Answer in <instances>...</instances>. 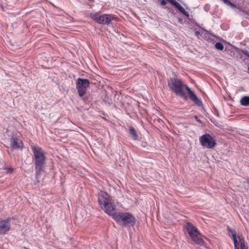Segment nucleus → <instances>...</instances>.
I'll use <instances>...</instances> for the list:
<instances>
[{
  "instance_id": "6ab92c4d",
  "label": "nucleus",
  "mask_w": 249,
  "mask_h": 249,
  "mask_svg": "<svg viewBox=\"0 0 249 249\" xmlns=\"http://www.w3.org/2000/svg\"><path fill=\"white\" fill-rule=\"evenodd\" d=\"M171 4L175 6L176 4L178 2L175 0H167Z\"/></svg>"
},
{
  "instance_id": "2eb2a0df",
  "label": "nucleus",
  "mask_w": 249,
  "mask_h": 249,
  "mask_svg": "<svg viewBox=\"0 0 249 249\" xmlns=\"http://www.w3.org/2000/svg\"><path fill=\"white\" fill-rule=\"evenodd\" d=\"M129 133L133 136L134 140H137L138 139V136L137 135L136 130L134 127H130L129 130Z\"/></svg>"
},
{
  "instance_id": "5701e85b",
  "label": "nucleus",
  "mask_w": 249,
  "mask_h": 249,
  "mask_svg": "<svg viewBox=\"0 0 249 249\" xmlns=\"http://www.w3.org/2000/svg\"><path fill=\"white\" fill-rule=\"evenodd\" d=\"M244 53L249 57V52L245 50L243 51Z\"/></svg>"
},
{
  "instance_id": "0eeeda50",
  "label": "nucleus",
  "mask_w": 249,
  "mask_h": 249,
  "mask_svg": "<svg viewBox=\"0 0 249 249\" xmlns=\"http://www.w3.org/2000/svg\"><path fill=\"white\" fill-rule=\"evenodd\" d=\"M199 142L202 146L208 149H213L216 144L215 140L208 133L200 136Z\"/></svg>"
},
{
  "instance_id": "f3484780",
  "label": "nucleus",
  "mask_w": 249,
  "mask_h": 249,
  "mask_svg": "<svg viewBox=\"0 0 249 249\" xmlns=\"http://www.w3.org/2000/svg\"><path fill=\"white\" fill-rule=\"evenodd\" d=\"M226 5L231 6L233 8H236V5L231 2L229 0H221Z\"/></svg>"
},
{
  "instance_id": "4be33fe9",
  "label": "nucleus",
  "mask_w": 249,
  "mask_h": 249,
  "mask_svg": "<svg viewBox=\"0 0 249 249\" xmlns=\"http://www.w3.org/2000/svg\"><path fill=\"white\" fill-rule=\"evenodd\" d=\"M215 111V113H217L218 114V115H219V113H222V112H224V110H223V109H222V110H220V112L218 111V110H214Z\"/></svg>"
},
{
  "instance_id": "b1692460",
  "label": "nucleus",
  "mask_w": 249,
  "mask_h": 249,
  "mask_svg": "<svg viewBox=\"0 0 249 249\" xmlns=\"http://www.w3.org/2000/svg\"><path fill=\"white\" fill-rule=\"evenodd\" d=\"M195 34L196 36L198 37V36L200 35V32L198 31L195 32Z\"/></svg>"
},
{
  "instance_id": "f8f14e48",
  "label": "nucleus",
  "mask_w": 249,
  "mask_h": 249,
  "mask_svg": "<svg viewBox=\"0 0 249 249\" xmlns=\"http://www.w3.org/2000/svg\"><path fill=\"white\" fill-rule=\"evenodd\" d=\"M228 231L229 232H231L232 235L231 238L233 240L234 246V249H239L238 248V242L237 241V237H236V232L234 230H233L230 228H228Z\"/></svg>"
},
{
  "instance_id": "a211bd4d",
  "label": "nucleus",
  "mask_w": 249,
  "mask_h": 249,
  "mask_svg": "<svg viewBox=\"0 0 249 249\" xmlns=\"http://www.w3.org/2000/svg\"><path fill=\"white\" fill-rule=\"evenodd\" d=\"M215 48L218 50H220V51H222L224 49V46H223V45L222 44V43L220 42H216L215 44Z\"/></svg>"
},
{
  "instance_id": "1a4fd4ad",
  "label": "nucleus",
  "mask_w": 249,
  "mask_h": 249,
  "mask_svg": "<svg viewBox=\"0 0 249 249\" xmlns=\"http://www.w3.org/2000/svg\"><path fill=\"white\" fill-rule=\"evenodd\" d=\"M10 147L13 150L22 149L23 146L22 141L16 135H13L10 139Z\"/></svg>"
},
{
  "instance_id": "6e6552de",
  "label": "nucleus",
  "mask_w": 249,
  "mask_h": 249,
  "mask_svg": "<svg viewBox=\"0 0 249 249\" xmlns=\"http://www.w3.org/2000/svg\"><path fill=\"white\" fill-rule=\"evenodd\" d=\"M89 82L87 79L78 78L76 81V89L79 95L82 97L86 92Z\"/></svg>"
},
{
  "instance_id": "20e7f679",
  "label": "nucleus",
  "mask_w": 249,
  "mask_h": 249,
  "mask_svg": "<svg viewBox=\"0 0 249 249\" xmlns=\"http://www.w3.org/2000/svg\"><path fill=\"white\" fill-rule=\"evenodd\" d=\"M113 219L119 225L125 227L133 226L136 223L135 217L130 213L117 212Z\"/></svg>"
},
{
  "instance_id": "dca6fc26",
  "label": "nucleus",
  "mask_w": 249,
  "mask_h": 249,
  "mask_svg": "<svg viewBox=\"0 0 249 249\" xmlns=\"http://www.w3.org/2000/svg\"><path fill=\"white\" fill-rule=\"evenodd\" d=\"M239 242L238 245L240 244L241 249H248L247 243L245 242L243 239L239 238Z\"/></svg>"
},
{
  "instance_id": "a878e982",
  "label": "nucleus",
  "mask_w": 249,
  "mask_h": 249,
  "mask_svg": "<svg viewBox=\"0 0 249 249\" xmlns=\"http://www.w3.org/2000/svg\"><path fill=\"white\" fill-rule=\"evenodd\" d=\"M248 70H249V68H248Z\"/></svg>"
},
{
  "instance_id": "ddd939ff",
  "label": "nucleus",
  "mask_w": 249,
  "mask_h": 249,
  "mask_svg": "<svg viewBox=\"0 0 249 249\" xmlns=\"http://www.w3.org/2000/svg\"><path fill=\"white\" fill-rule=\"evenodd\" d=\"M174 6L176 7L183 15L185 16L186 17H189V14L185 10L179 3L177 2Z\"/></svg>"
},
{
  "instance_id": "39448f33",
  "label": "nucleus",
  "mask_w": 249,
  "mask_h": 249,
  "mask_svg": "<svg viewBox=\"0 0 249 249\" xmlns=\"http://www.w3.org/2000/svg\"><path fill=\"white\" fill-rule=\"evenodd\" d=\"M90 17L97 23L103 25H109L112 20H116L117 17L112 14L100 15L97 12L91 13Z\"/></svg>"
},
{
  "instance_id": "f257e3e1",
  "label": "nucleus",
  "mask_w": 249,
  "mask_h": 249,
  "mask_svg": "<svg viewBox=\"0 0 249 249\" xmlns=\"http://www.w3.org/2000/svg\"><path fill=\"white\" fill-rule=\"evenodd\" d=\"M31 148L33 153V161L36 171L35 178L36 181L39 182L41 172L44 169L46 164L45 152L42 148L38 146L32 145Z\"/></svg>"
},
{
  "instance_id": "9b49d317",
  "label": "nucleus",
  "mask_w": 249,
  "mask_h": 249,
  "mask_svg": "<svg viewBox=\"0 0 249 249\" xmlns=\"http://www.w3.org/2000/svg\"><path fill=\"white\" fill-rule=\"evenodd\" d=\"M187 91L189 94V97L192 101L198 107H201L202 103L201 100L198 98L195 93L192 91L189 87H187Z\"/></svg>"
},
{
  "instance_id": "f03ea898",
  "label": "nucleus",
  "mask_w": 249,
  "mask_h": 249,
  "mask_svg": "<svg viewBox=\"0 0 249 249\" xmlns=\"http://www.w3.org/2000/svg\"><path fill=\"white\" fill-rule=\"evenodd\" d=\"M98 200L101 209L113 218L117 212L111 196L105 192H101L99 194Z\"/></svg>"
},
{
  "instance_id": "7ed1b4c3",
  "label": "nucleus",
  "mask_w": 249,
  "mask_h": 249,
  "mask_svg": "<svg viewBox=\"0 0 249 249\" xmlns=\"http://www.w3.org/2000/svg\"><path fill=\"white\" fill-rule=\"evenodd\" d=\"M168 86L170 89L177 95L183 99H187V96L185 92L187 87L181 79L177 78H171L168 81Z\"/></svg>"
},
{
  "instance_id": "423d86ee",
  "label": "nucleus",
  "mask_w": 249,
  "mask_h": 249,
  "mask_svg": "<svg viewBox=\"0 0 249 249\" xmlns=\"http://www.w3.org/2000/svg\"><path fill=\"white\" fill-rule=\"evenodd\" d=\"M186 229L190 238L194 242L200 246L204 244V241L200 237L201 233L196 227L191 223H188Z\"/></svg>"
},
{
  "instance_id": "4468645a",
  "label": "nucleus",
  "mask_w": 249,
  "mask_h": 249,
  "mask_svg": "<svg viewBox=\"0 0 249 249\" xmlns=\"http://www.w3.org/2000/svg\"><path fill=\"white\" fill-rule=\"evenodd\" d=\"M240 103L245 106H249V96H244L240 100Z\"/></svg>"
},
{
  "instance_id": "393cba45",
  "label": "nucleus",
  "mask_w": 249,
  "mask_h": 249,
  "mask_svg": "<svg viewBox=\"0 0 249 249\" xmlns=\"http://www.w3.org/2000/svg\"><path fill=\"white\" fill-rule=\"evenodd\" d=\"M248 183L249 185V180L248 181Z\"/></svg>"
},
{
  "instance_id": "aec40b11",
  "label": "nucleus",
  "mask_w": 249,
  "mask_h": 249,
  "mask_svg": "<svg viewBox=\"0 0 249 249\" xmlns=\"http://www.w3.org/2000/svg\"><path fill=\"white\" fill-rule=\"evenodd\" d=\"M8 173H12L13 171V169L12 168H7L6 169Z\"/></svg>"
},
{
  "instance_id": "9d476101",
  "label": "nucleus",
  "mask_w": 249,
  "mask_h": 249,
  "mask_svg": "<svg viewBox=\"0 0 249 249\" xmlns=\"http://www.w3.org/2000/svg\"><path fill=\"white\" fill-rule=\"evenodd\" d=\"M11 218L8 217L0 221V234L6 233L10 230V221Z\"/></svg>"
},
{
  "instance_id": "412c9836",
  "label": "nucleus",
  "mask_w": 249,
  "mask_h": 249,
  "mask_svg": "<svg viewBox=\"0 0 249 249\" xmlns=\"http://www.w3.org/2000/svg\"><path fill=\"white\" fill-rule=\"evenodd\" d=\"M166 1L165 0H160V4L162 6H165L166 4Z\"/></svg>"
}]
</instances>
